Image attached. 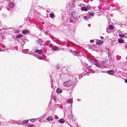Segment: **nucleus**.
Wrapping results in <instances>:
<instances>
[{
	"mask_svg": "<svg viewBox=\"0 0 127 127\" xmlns=\"http://www.w3.org/2000/svg\"><path fill=\"white\" fill-rule=\"evenodd\" d=\"M73 83L72 81L68 80L64 82L63 84V85L65 87H68L70 86Z\"/></svg>",
	"mask_w": 127,
	"mask_h": 127,
	"instance_id": "1",
	"label": "nucleus"
},
{
	"mask_svg": "<svg viewBox=\"0 0 127 127\" xmlns=\"http://www.w3.org/2000/svg\"><path fill=\"white\" fill-rule=\"evenodd\" d=\"M9 8H12L14 6V3L13 2L9 3Z\"/></svg>",
	"mask_w": 127,
	"mask_h": 127,
	"instance_id": "2",
	"label": "nucleus"
},
{
	"mask_svg": "<svg viewBox=\"0 0 127 127\" xmlns=\"http://www.w3.org/2000/svg\"><path fill=\"white\" fill-rule=\"evenodd\" d=\"M96 44L98 45H100L103 43V41L98 40L96 42Z\"/></svg>",
	"mask_w": 127,
	"mask_h": 127,
	"instance_id": "3",
	"label": "nucleus"
},
{
	"mask_svg": "<svg viewBox=\"0 0 127 127\" xmlns=\"http://www.w3.org/2000/svg\"><path fill=\"white\" fill-rule=\"evenodd\" d=\"M73 102V100L72 98H70L68 99L66 101V103H72Z\"/></svg>",
	"mask_w": 127,
	"mask_h": 127,
	"instance_id": "4",
	"label": "nucleus"
},
{
	"mask_svg": "<svg viewBox=\"0 0 127 127\" xmlns=\"http://www.w3.org/2000/svg\"><path fill=\"white\" fill-rule=\"evenodd\" d=\"M35 53H37L39 54H42L43 53V51L41 50H37L36 51H35Z\"/></svg>",
	"mask_w": 127,
	"mask_h": 127,
	"instance_id": "5",
	"label": "nucleus"
},
{
	"mask_svg": "<svg viewBox=\"0 0 127 127\" xmlns=\"http://www.w3.org/2000/svg\"><path fill=\"white\" fill-rule=\"evenodd\" d=\"M107 72L109 74L111 75H113L114 72V71L112 70H111L108 71Z\"/></svg>",
	"mask_w": 127,
	"mask_h": 127,
	"instance_id": "6",
	"label": "nucleus"
},
{
	"mask_svg": "<svg viewBox=\"0 0 127 127\" xmlns=\"http://www.w3.org/2000/svg\"><path fill=\"white\" fill-rule=\"evenodd\" d=\"M95 64L98 67H101L102 66V65L100 64L97 62H95Z\"/></svg>",
	"mask_w": 127,
	"mask_h": 127,
	"instance_id": "7",
	"label": "nucleus"
},
{
	"mask_svg": "<svg viewBox=\"0 0 127 127\" xmlns=\"http://www.w3.org/2000/svg\"><path fill=\"white\" fill-rule=\"evenodd\" d=\"M47 120L48 121H52L53 118L52 116H49L47 118Z\"/></svg>",
	"mask_w": 127,
	"mask_h": 127,
	"instance_id": "8",
	"label": "nucleus"
},
{
	"mask_svg": "<svg viewBox=\"0 0 127 127\" xmlns=\"http://www.w3.org/2000/svg\"><path fill=\"white\" fill-rule=\"evenodd\" d=\"M23 36V35L21 34L17 35L16 37V38H19L22 37Z\"/></svg>",
	"mask_w": 127,
	"mask_h": 127,
	"instance_id": "9",
	"label": "nucleus"
},
{
	"mask_svg": "<svg viewBox=\"0 0 127 127\" xmlns=\"http://www.w3.org/2000/svg\"><path fill=\"white\" fill-rule=\"evenodd\" d=\"M56 92L58 93H61L62 92V90L59 88H57L56 90Z\"/></svg>",
	"mask_w": 127,
	"mask_h": 127,
	"instance_id": "10",
	"label": "nucleus"
},
{
	"mask_svg": "<svg viewBox=\"0 0 127 127\" xmlns=\"http://www.w3.org/2000/svg\"><path fill=\"white\" fill-rule=\"evenodd\" d=\"M81 9L83 11H86L87 10V8L85 7H82L81 8Z\"/></svg>",
	"mask_w": 127,
	"mask_h": 127,
	"instance_id": "11",
	"label": "nucleus"
},
{
	"mask_svg": "<svg viewBox=\"0 0 127 127\" xmlns=\"http://www.w3.org/2000/svg\"><path fill=\"white\" fill-rule=\"evenodd\" d=\"M52 49L54 51H56L58 50V48L56 46H54L52 47Z\"/></svg>",
	"mask_w": 127,
	"mask_h": 127,
	"instance_id": "12",
	"label": "nucleus"
},
{
	"mask_svg": "<svg viewBox=\"0 0 127 127\" xmlns=\"http://www.w3.org/2000/svg\"><path fill=\"white\" fill-rule=\"evenodd\" d=\"M29 32V30H24L22 32L23 33L26 34L28 32Z\"/></svg>",
	"mask_w": 127,
	"mask_h": 127,
	"instance_id": "13",
	"label": "nucleus"
},
{
	"mask_svg": "<svg viewBox=\"0 0 127 127\" xmlns=\"http://www.w3.org/2000/svg\"><path fill=\"white\" fill-rule=\"evenodd\" d=\"M118 42L119 43H122L123 42V40L121 38L118 39Z\"/></svg>",
	"mask_w": 127,
	"mask_h": 127,
	"instance_id": "14",
	"label": "nucleus"
},
{
	"mask_svg": "<svg viewBox=\"0 0 127 127\" xmlns=\"http://www.w3.org/2000/svg\"><path fill=\"white\" fill-rule=\"evenodd\" d=\"M59 122L61 123H64V121L63 119H61L59 120Z\"/></svg>",
	"mask_w": 127,
	"mask_h": 127,
	"instance_id": "15",
	"label": "nucleus"
},
{
	"mask_svg": "<svg viewBox=\"0 0 127 127\" xmlns=\"http://www.w3.org/2000/svg\"><path fill=\"white\" fill-rule=\"evenodd\" d=\"M114 27L112 25H110L109 27V29L113 30L114 29Z\"/></svg>",
	"mask_w": 127,
	"mask_h": 127,
	"instance_id": "16",
	"label": "nucleus"
},
{
	"mask_svg": "<svg viewBox=\"0 0 127 127\" xmlns=\"http://www.w3.org/2000/svg\"><path fill=\"white\" fill-rule=\"evenodd\" d=\"M54 14L52 13L50 14V17L51 18H53L54 16Z\"/></svg>",
	"mask_w": 127,
	"mask_h": 127,
	"instance_id": "17",
	"label": "nucleus"
},
{
	"mask_svg": "<svg viewBox=\"0 0 127 127\" xmlns=\"http://www.w3.org/2000/svg\"><path fill=\"white\" fill-rule=\"evenodd\" d=\"M119 36L120 37H125V35L124 34H120L119 35Z\"/></svg>",
	"mask_w": 127,
	"mask_h": 127,
	"instance_id": "18",
	"label": "nucleus"
},
{
	"mask_svg": "<svg viewBox=\"0 0 127 127\" xmlns=\"http://www.w3.org/2000/svg\"><path fill=\"white\" fill-rule=\"evenodd\" d=\"M35 121V120L34 119H32L31 120V121L33 123Z\"/></svg>",
	"mask_w": 127,
	"mask_h": 127,
	"instance_id": "19",
	"label": "nucleus"
},
{
	"mask_svg": "<svg viewBox=\"0 0 127 127\" xmlns=\"http://www.w3.org/2000/svg\"><path fill=\"white\" fill-rule=\"evenodd\" d=\"M28 120H25L23 122V123L24 124H26L28 123Z\"/></svg>",
	"mask_w": 127,
	"mask_h": 127,
	"instance_id": "20",
	"label": "nucleus"
},
{
	"mask_svg": "<svg viewBox=\"0 0 127 127\" xmlns=\"http://www.w3.org/2000/svg\"><path fill=\"white\" fill-rule=\"evenodd\" d=\"M89 15L90 16H93L94 15V14L93 13H89Z\"/></svg>",
	"mask_w": 127,
	"mask_h": 127,
	"instance_id": "21",
	"label": "nucleus"
},
{
	"mask_svg": "<svg viewBox=\"0 0 127 127\" xmlns=\"http://www.w3.org/2000/svg\"><path fill=\"white\" fill-rule=\"evenodd\" d=\"M84 20H86L87 19L88 17L87 16H84Z\"/></svg>",
	"mask_w": 127,
	"mask_h": 127,
	"instance_id": "22",
	"label": "nucleus"
},
{
	"mask_svg": "<svg viewBox=\"0 0 127 127\" xmlns=\"http://www.w3.org/2000/svg\"><path fill=\"white\" fill-rule=\"evenodd\" d=\"M42 42V40L40 39H39L38 41V42L39 43H40L41 42Z\"/></svg>",
	"mask_w": 127,
	"mask_h": 127,
	"instance_id": "23",
	"label": "nucleus"
},
{
	"mask_svg": "<svg viewBox=\"0 0 127 127\" xmlns=\"http://www.w3.org/2000/svg\"><path fill=\"white\" fill-rule=\"evenodd\" d=\"M28 126L30 127H34V126L33 125L31 124L30 125H28Z\"/></svg>",
	"mask_w": 127,
	"mask_h": 127,
	"instance_id": "24",
	"label": "nucleus"
},
{
	"mask_svg": "<svg viewBox=\"0 0 127 127\" xmlns=\"http://www.w3.org/2000/svg\"><path fill=\"white\" fill-rule=\"evenodd\" d=\"M94 42V41L93 40H91L90 41V42L91 43H93Z\"/></svg>",
	"mask_w": 127,
	"mask_h": 127,
	"instance_id": "25",
	"label": "nucleus"
},
{
	"mask_svg": "<svg viewBox=\"0 0 127 127\" xmlns=\"http://www.w3.org/2000/svg\"><path fill=\"white\" fill-rule=\"evenodd\" d=\"M91 62L92 63L94 64H95V62H96V61H94V60H93L91 61Z\"/></svg>",
	"mask_w": 127,
	"mask_h": 127,
	"instance_id": "26",
	"label": "nucleus"
},
{
	"mask_svg": "<svg viewBox=\"0 0 127 127\" xmlns=\"http://www.w3.org/2000/svg\"><path fill=\"white\" fill-rule=\"evenodd\" d=\"M19 31H20L19 30H18L15 31V33H19Z\"/></svg>",
	"mask_w": 127,
	"mask_h": 127,
	"instance_id": "27",
	"label": "nucleus"
},
{
	"mask_svg": "<svg viewBox=\"0 0 127 127\" xmlns=\"http://www.w3.org/2000/svg\"><path fill=\"white\" fill-rule=\"evenodd\" d=\"M74 53L75 54H78V53L76 51H74Z\"/></svg>",
	"mask_w": 127,
	"mask_h": 127,
	"instance_id": "28",
	"label": "nucleus"
},
{
	"mask_svg": "<svg viewBox=\"0 0 127 127\" xmlns=\"http://www.w3.org/2000/svg\"><path fill=\"white\" fill-rule=\"evenodd\" d=\"M48 32H49V31H46L45 32V34H46L48 35Z\"/></svg>",
	"mask_w": 127,
	"mask_h": 127,
	"instance_id": "29",
	"label": "nucleus"
},
{
	"mask_svg": "<svg viewBox=\"0 0 127 127\" xmlns=\"http://www.w3.org/2000/svg\"><path fill=\"white\" fill-rule=\"evenodd\" d=\"M125 82L126 83H127V79H126L125 80Z\"/></svg>",
	"mask_w": 127,
	"mask_h": 127,
	"instance_id": "30",
	"label": "nucleus"
},
{
	"mask_svg": "<svg viewBox=\"0 0 127 127\" xmlns=\"http://www.w3.org/2000/svg\"><path fill=\"white\" fill-rule=\"evenodd\" d=\"M89 70L90 71H93V70L92 69H89Z\"/></svg>",
	"mask_w": 127,
	"mask_h": 127,
	"instance_id": "31",
	"label": "nucleus"
},
{
	"mask_svg": "<svg viewBox=\"0 0 127 127\" xmlns=\"http://www.w3.org/2000/svg\"><path fill=\"white\" fill-rule=\"evenodd\" d=\"M100 37H101V39H103L104 38L102 36H101Z\"/></svg>",
	"mask_w": 127,
	"mask_h": 127,
	"instance_id": "32",
	"label": "nucleus"
},
{
	"mask_svg": "<svg viewBox=\"0 0 127 127\" xmlns=\"http://www.w3.org/2000/svg\"><path fill=\"white\" fill-rule=\"evenodd\" d=\"M125 48L126 49H127V45H126L125 46Z\"/></svg>",
	"mask_w": 127,
	"mask_h": 127,
	"instance_id": "33",
	"label": "nucleus"
},
{
	"mask_svg": "<svg viewBox=\"0 0 127 127\" xmlns=\"http://www.w3.org/2000/svg\"><path fill=\"white\" fill-rule=\"evenodd\" d=\"M42 24H44V22H42Z\"/></svg>",
	"mask_w": 127,
	"mask_h": 127,
	"instance_id": "34",
	"label": "nucleus"
},
{
	"mask_svg": "<svg viewBox=\"0 0 127 127\" xmlns=\"http://www.w3.org/2000/svg\"><path fill=\"white\" fill-rule=\"evenodd\" d=\"M1 49V48H0V49Z\"/></svg>",
	"mask_w": 127,
	"mask_h": 127,
	"instance_id": "35",
	"label": "nucleus"
}]
</instances>
